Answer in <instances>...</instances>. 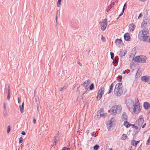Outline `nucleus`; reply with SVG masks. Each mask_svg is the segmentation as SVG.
Instances as JSON below:
<instances>
[{
    "label": "nucleus",
    "instance_id": "7",
    "mask_svg": "<svg viewBox=\"0 0 150 150\" xmlns=\"http://www.w3.org/2000/svg\"><path fill=\"white\" fill-rule=\"evenodd\" d=\"M141 79L143 81L150 84V76L148 75L142 76L141 77Z\"/></svg>",
    "mask_w": 150,
    "mask_h": 150
},
{
    "label": "nucleus",
    "instance_id": "45",
    "mask_svg": "<svg viewBox=\"0 0 150 150\" xmlns=\"http://www.w3.org/2000/svg\"><path fill=\"white\" fill-rule=\"evenodd\" d=\"M23 138L22 137H20L19 139V143H21L23 142Z\"/></svg>",
    "mask_w": 150,
    "mask_h": 150
},
{
    "label": "nucleus",
    "instance_id": "34",
    "mask_svg": "<svg viewBox=\"0 0 150 150\" xmlns=\"http://www.w3.org/2000/svg\"><path fill=\"white\" fill-rule=\"evenodd\" d=\"M127 137V136L126 134H123L122 136V138L123 140L125 139Z\"/></svg>",
    "mask_w": 150,
    "mask_h": 150
},
{
    "label": "nucleus",
    "instance_id": "61",
    "mask_svg": "<svg viewBox=\"0 0 150 150\" xmlns=\"http://www.w3.org/2000/svg\"><path fill=\"white\" fill-rule=\"evenodd\" d=\"M64 88V87H61V88H60V91H62V90H63V89Z\"/></svg>",
    "mask_w": 150,
    "mask_h": 150
},
{
    "label": "nucleus",
    "instance_id": "35",
    "mask_svg": "<svg viewBox=\"0 0 150 150\" xmlns=\"http://www.w3.org/2000/svg\"><path fill=\"white\" fill-rule=\"evenodd\" d=\"M11 131V127L10 125H8L7 126V133H9Z\"/></svg>",
    "mask_w": 150,
    "mask_h": 150
},
{
    "label": "nucleus",
    "instance_id": "53",
    "mask_svg": "<svg viewBox=\"0 0 150 150\" xmlns=\"http://www.w3.org/2000/svg\"><path fill=\"white\" fill-rule=\"evenodd\" d=\"M21 134L23 135H25L26 134V133L24 131H23L21 132Z\"/></svg>",
    "mask_w": 150,
    "mask_h": 150
},
{
    "label": "nucleus",
    "instance_id": "58",
    "mask_svg": "<svg viewBox=\"0 0 150 150\" xmlns=\"http://www.w3.org/2000/svg\"><path fill=\"white\" fill-rule=\"evenodd\" d=\"M77 63L80 66H81L82 64H81L80 63V62H79V61H78L77 62Z\"/></svg>",
    "mask_w": 150,
    "mask_h": 150
},
{
    "label": "nucleus",
    "instance_id": "56",
    "mask_svg": "<svg viewBox=\"0 0 150 150\" xmlns=\"http://www.w3.org/2000/svg\"><path fill=\"white\" fill-rule=\"evenodd\" d=\"M146 42H150V38L147 40V39L146 40Z\"/></svg>",
    "mask_w": 150,
    "mask_h": 150
},
{
    "label": "nucleus",
    "instance_id": "50",
    "mask_svg": "<svg viewBox=\"0 0 150 150\" xmlns=\"http://www.w3.org/2000/svg\"><path fill=\"white\" fill-rule=\"evenodd\" d=\"M142 16V13H140L139 14V15L138 17V19L139 18H140Z\"/></svg>",
    "mask_w": 150,
    "mask_h": 150
},
{
    "label": "nucleus",
    "instance_id": "3",
    "mask_svg": "<svg viewBox=\"0 0 150 150\" xmlns=\"http://www.w3.org/2000/svg\"><path fill=\"white\" fill-rule=\"evenodd\" d=\"M122 110V108L120 105H115L108 110V112H110L111 114L116 115L117 113L119 114Z\"/></svg>",
    "mask_w": 150,
    "mask_h": 150
},
{
    "label": "nucleus",
    "instance_id": "20",
    "mask_svg": "<svg viewBox=\"0 0 150 150\" xmlns=\"http://www.w3.org/2000/svg\"><path fill=\"white\" fill-rule=\"evenodd\" d=\"M124 125L127 128H128L131 126V124L128 121H126L124 122Z\"/></svg>",
    "mask_w": 150,
    "mask_h": 150
},
{
    "label": "nucleus",
    "instance_id": "64",
    "mask_svg": "<svg viewBox=\"0 0 150 150\" xmlns=\"http://www.w3.org/2000/svg\"><path fill=\"white\" fill-rule=\"evenodd\" d=\"M132 146H131L130 147H129L128 148V150H132Z\"/></svg>",
    "mask_w": 150,
    "mask_h": 150
},
{
    "label": "nucleus",
    "instance_id": "21",
    "mask_svg": "<svg viewBox=\"0 0 150 150\" xmlns=\"http://www.w3.org/2000/svg\"><path fill=\"white\" fill-rule=\"evenodd\" d=\"M140 56H137L133 58V60L137 62L140 63Z\"/></svg>",
    "mask_w": 150,
    "mask_h": 150
},
{
    "label": "nucleus",
    "instance_id": "6",
    "mask_svg": "<svg viewBox=\"0 0 150 150\" xmlns=\"http://www.w3.org/2000/svg\"><path fill=\"white\" fill-rule=\"evenodd\" d=\"M107 20L106 18H105L102 21L100 24V26L101 28V30L103 31H104L105 30L107 25Z\"/></svg>",
    "mask_w": 150,
    "mask_h": 150
},
{
    "label": "nucleus",
    "instance_id": "57",
    "mask_svg": "<svg viewBox=\"0 0 150 150\" xmlns=\"http://www.w3.org/2000/svg\"><path fill=\"white\" fill-rule=\"evenodd\" d=\"M146 123H145V124H144L142 126V127L143 128H144V127H145V126H146Z\"/></svg>",
    "mask_w": 150,
    "mask_h": 150
},
{
    "label": "nucleus",
    "instance_id": "9",
    "mask_svg": "<svg viewBox=\"0 0 150 150\" xmlns=\"http://www.w3.org/2000/svg\"><path fill=\"white\" fill-rule=\"evenodd\" d=\"M150 23L149 20L148 19L144 18V19L143 22L141 24V27L142 28H145L147 24H149Z\"/></svg>",
    "mask_w": 150,
    "mask_h": 150
},
{
    "label": "nucleus",
    "instance_id": "36",
    "mask_svg": "<svg viewBox=\"0 0 150 150\" xmlns=\"http://www.w3.org/2000/svg\"><path fill=\"white\" fill-rule=\"evenodd\" d=\"M85 91H83V93L82 94V95L81 96V98L82 99H83V96L86 93V92L87 91V90H84Z\"/></svg>",
    "mask_w": 150,
    "mask_h": 150
},
{
    "label": "nucleus",
    "instance_id": "15",
    "mask_svg": "<svg viewBox=\"0 0 150 150\" xmlns=\"http://www.w3.org/2000/svg\"><path fill=\"white\" fill-rule=\"evenodd\" d=\"M143 106L145 109L147 110L150 108V104L147 102H144V103Z\"/></svg>",
    "mask_w": 150,
    "mask_h": 150
},
{
    "label": "nucleus",
    "instance_id": "30",
    "mask_svg": "<svg viewBox=\"0 0 150 150\" xmlns=\"http://www.w3.org/2000/svg\"><path fill=\"white\" fill-rule=\"evenodd\" d=\"M99 146L98 144H96L93 146V149L95 150H97L99 149Z\"/></svg>",
    "mask_w": 150,
    "mask_h": 150
},
{
    "label": "nucleus",
    "instance_id": "13",
    "mask_svg": "<svg viewBox=\"0 0 150 150\" xmlns=\"http://www.w3.org/2000/svg\"><path fill=\"white\" fill-rule=\"evenodd\" d=\"M72 26L75 28H78V21L75 20H73L71 22Z\"/></svg>",
    "mask_w": 150,
    "mask_h": 150
},
{
    "label": "nucleus",
    "instance_id": "60",
    "mask_svg": "<svg viewBox=\"0 0 150 150\" xmlns=\"http://www.w3.org/2000/svg\"><path fill=\"white\" fill-rule=\"evenodd\" d=\"M126 6V3H125V4H124V5L123 6V8L122 9H123L124 8V10H125V6Z\"/></svg>",
    "mask_w": 150,
    "mask_h": 150
},
{
    "label": "nucleus",
    "instance_id": "55",
    "mask_svg": "<svg viewBox=\"0 0 150 150\" xmlns=\"http://www.w3.org/2000/svg\"><path fill=\"white\" fill-rule=\"evenodd\" d=\"M95 134L94 133V132H93L91 134V135L92 136H94L95 137H96V135H95Z\"/></svg>",
    "mask_w": 150,
    "mask_h": 150
},
{
    "label": "nucleus",
    "instance_id": "49",
    "mask_svg": "<svg viewBox=\"0 0 150 150\" xmlns=\"http://www.w3.org/2000/svg\"><path fill=\"white\" fill-rule=\"evenodd\" d=\"M129 73V72H128L126 70H125L122 72V74H128Z\"/></svg>",
    "mask_w": 150,
    "mask_h": 150
},
{
    "label": "nucleus",
    "instance_id": "39",
    "mask_svg": "<svg viewBox=\"0 0 150 150\" xmlns=\"http://www.w3.org/2000/svg\"><path fill=\"white\" fill-rule=\"evenodd\" d=\"M111 7H110V6H108L106 9V11L107 12H109V11H110V9L111 8Z\"/></svg>",
    "mask_w": 150,
    "mask_h": 150
},
{
    "label": "nucleus",
    "instance_id": "25",
    "mask_svg": "<svg viewBox=\"0 0 150 150\" xmlns=\"http://www.w3.org/2000/svg\"><path fill=\"white\" fill-rule=\"evenodd\" d=\"M140 128V127L139 128L138 127H137V129H135V130H134V133L133 134L134 136L136 135L139 132Z\"/></svg>",
    "mask_w": 150,
    "mask_h": 150
},
{
    "label": "nucleus",
    "instance_id": "12",
    "mask_svg": "<svg viewBox=\"0 0 150 150\" xmlns=\"http://www.w3.org/2000/svg\"><path fill=\"white\" fill-rule=\"evenodd\" d=\"M124 39L125 41H129L130 40V35L129 33H126L124 36Z\"/></svg>",
    "mask_w": 150,
    "mask_h": 150
},
{
    "label": "nucleus",
    "instance_id": "29",
    "mask_svg": "<svg viewBox=\"0 0 150 150\" xmlns=\"http://www.w3.org/2000/svg\"><path fill=\"white\" fill-rule=\"evenodd\" d=\"M10 97V89H9L8 90V95H7V99L8 100H9Z\"/></svg>",
    "mask_w": 150,
    "mask_h": 150
},
{
    "label": "nucleus",
    "instance_id": "2",
    "mask_svg": "<svg viewBox=\"0 0 150 150\" xmlns=\"http://www.w3.org/2000/svg\"><path fill=\"white\" fill-rule=\"evenodd\" d=\"M149 37V30L146 27L144 28L142 31L139 32L138 38L140 40L146 42Z\"/></svg>",
    "mask_w": 150,
    "mask_h": 150
},
{
    "label": "nucleus",
    "instance_id": "42",
    "mask_svg": "<svg viewBox=\"0 0 150 150\" xmlns=\"http://www.w3.org/2000/svg\"><path fill=\"white\" fill-rule=\"evenodd\" d=\"M78 84H77L76 85V86H78ZM79 87H80L79 86H77V88L76 91V92H79V93H80V90H79Z\"/></svg>",
    "mask_w": 150,
    "mask_h": 150
},
{
    "label": "nucleus",
    "instance_id": "51",
    "mask_svg": "<svg viewBox=\"0 0 150 150\" xmlns=\"http://www.w3.org/2000/svg\"><path fill=\"white\" fill-rule=\"evenodd\" d=\"M4 110H6V105H5V103H4Z\"/></svg>",
    "mask_w": 150,
    "mask_h": 150
},
{
    "label": "nucleus",
    "instance_id": "41",
    "mask_svg": "<svg viewBox=\"0 0 150 150\" xmlns=\"http://www.w3.org/2000/svg\"><path fill=\"white\" fill-rule=\"evenodd\" d=\"M147 144L148 145H150V136L149 137L147 141Z\"/></svg>",
    "mask_w": 150,
    "mask_h": 150
},
{
    "label": "nucleus",
    "instance_id": "33",
    "mask_svg": "<svg viewBox=\"0 0 150 150\" xmlns=\"http://www.w3.org/2000/svg\"><path fill=\"white\" fill-rule=\"evenodd\" d=\"M110 55L111 59H113L114 57V53L112 52H110Z\"/></svg>",
    "mask_w": 150,
    "mask_h": 150
},
{
    "label": "nucleus",
    "instance_id": "38",
    "mask_svg": "<svg viewBox=\"0 0 150 150\" xmlns=\"http://www.w3.org/2000/svg\"><path fill=\"white\" fill-rule=\"evenodd\" d=\"M131 126L133 128H135V129H137V126H135L134 124H131Z\"/></svg>",
    "mask_w": 150,
    "mask_h": 150
},
{
    "label": "nucleus",
    "instance_id": "46",
    "mask_svg": "<svg viewBox=\"0 0 150 150\" xmlns=\"http://www.w3.org/2000/svg\"><path fill=\"white\" fill-rule=\"evenodd\" d=\"M69 149L67 148L66 147H64L62 149V150H68Z\"/></svg>",
    "mask_w": 150,
    "mask_h": 150
},
{
    "label": "nucleus",
    "instance_id": "4",
    "mask_svg": "<svg viewBox=\"0 0 150 150\" xmlns=\"http://www.w3.org/2000/svg\"><path fill=\"white\" fill-rule=\"evenodd\" d=\"M122 83H119L115 86L114 90V94L117 96H120L123 93Z\"/></svg>",
    "mask_w": 150,
    "mask_h": 150
},
{
    "label": "nucleus",
    "instance_id": "48",
    "mask_svg": "<svg viewBox=\"0 0 150 150\" xmlns=\"http://www.w3.org/2000/svg\"><path fill=\"white\" fill-rule=\"evenodd\" d=\"M115 2H112L111 4L109 5L110 6H111V7H112L115 4Z\"/></svg>",
    "mask_w": 150,
    "mask_h": 150
},
{
    "label": "nucleus",
    "instance_id": "54",
    "mask_svg": "<svg viewBox=\"0 0 150 150\" xmlns=\"http://www.w3.org/2000/svg\"><path fill=\"white\" fill-rule=\"evenodd\" d=\"M7 114L6 110H4L3 114L4 115H6Z\"/></svg>",
    "mask_w": 150,
    "mask_h": 150
},
{
    "label": "nucleus",
    "instance_id": "43",
    "mask_svg": "<svg viewBox=\"0 0 150 150\" xmlns=\"http://www.w3.org/2000/svg\"><path fill=\"white\" fill-rule=\"evenodd\" d=\"M101 40L103 42H105L106 41V39L105 37H103V35H102V37L101 38Z\"/></svg>",
    "mask_w": 150,
    "mask_h": 150
},
{
    "label": "nucleus",
    "instance_id": "63",
    "mask_svg": "<svg viewBox=\"0 0 150 150\" xmlns=\"http://www.w3.org/2000/svg\"><path fill=\"white\" fill-rule=\"evenodd\" d=\"M18 103H20V100H19V97L18 98Z\"/></svg>",
    "mask_w": 150,
    "mask_h": 150
},
{
    "label": "nucleus",
    "instance_id": "52",
    "mask_svg": "<svg viewBox=\"0 0 150 150\" xmlns=\"http://www.w3.org/2000/svg\"><path fill=\"white\" fill-rule=\"evenodd\" d=\"M33 122L34 124H35L36 123V120L35 118H33Z\"/></svg>",
    "mask_w": 150,
    "mask_h": 150
},
{
    "label": "nucleus",
    "instance_id": "24",
    "mask_svg": "<svg viewBox=\"0 0 150 150\" xmlns=\"http://www.w3.org/2000/svg\"><path fill=\"white\" fill-rule=\"evenodd\" d=\"M122 42V40L120 39H116L115 41V43L116 45H118Z\"/></svg>",
    "mask_w": 150,
    "mask_h": 150
},
{
    "label": "nucleus",
    "instance_id": "31",
    "mask_svg": "<svg viewBox=\"0 0 150 150\" xmlns=\"http://www.w3.org/2000/svg\"><path fill=\"white\" fill-rule=\"evenodd\" d=\"M122 77L121 75H119L118 76V81L119 82H122Z\"/></svg>",
    "mask_w": 150,
    "mask_h": 150
},
{
    "label": "nucleus",
    "instance_id": "37",
    "mask_svg": "<svg viewBox=\"0 0 150 150\" xmlns=\"http://www.w3.org/2000/svg\"><path fill=\"white\" fill-rule=\"evenodd\" d=\"M137 101L136 100V102L137 103V105H138V109H140V106L139 105H138V103H139V100H138V99L137 98Z\"/></svg>",
    "mask_w": 150,
    "mask_h": 150
},
{
    "label": "nucleus",
    "instance_id": "62",
    "mask_svg": "<svg viewBox=\"0 0 150 150\" xmlns=\"http://www.w3.org/2000/svg\"><path fill=\"white\" fill-rule=\"evenodd\" d=\"M90 132V130H87L86 132V133L87 134H88Z\"/></svg>",
    "mask_w": 150,
    "mask_h": 150
},
{
    "label": "nucleus",
    "instance_id": "27",
    "mask_svg": "<svg viewBox=\"0 0 150 150\" xmlns=\"http://www.w3.org/2000/svg\"><path fill=\"white\" fill-rule=\"evenodd\" d=\"M103 108H101L98 112V115H97V116L98 117L99 116L98 115L99 114H100V115L103 113Z\"/></svg>",
    "mask_w": 150,
    "mask_h": 150
},
{
    "label": "nucleus",
    "instance_id": "19",
    "mask_svg": "<svg viewBox=\"0 0 150 150\" xmlns=\"http://www.w3.org/2000/svg\"><path fill=\"white\" fill-rule=\"evenodd\" d=\"M112 60H113L112 62L113 64L115 63L117 64L119 61V58L118 56H115V58H113V59Z\"/></svg>",
    "mask_w": 150,
    "mask_h": 150
},
{
    "label": "nucleus",
    "instance_id": "10",
    "mask_svg": "<svg viewBox=\"0 0 150 150\" xmlns=\"http://www.w3.org/2000/svg\"><path fill=\"white\" fill-rule=\"evenodd\" d=\"M144 119L142 117V116H140L139 119L136 121V122L137 124H138L139 126L141 127L142 125L144 123Z\"/></svg>",
    "mask_w": 150,
    "mask_h": 150
},
{
    "label": "nucleus",
    "instance_id": "28",
    "mask_svg": "<svg viewBox=\"0 0 150 150\" xmlns=\"http://www.w3.org/2000/svg\"><path fill=\"white\" fill-rule=\"evenodd\" d=\"M94 84L93 83H92L89 86V88L90 90H92L94 88Z\"/></svg>",
    "mask_w": 150,
    "mask_h": 150
},
{
    "label": "nucleus",
    "instance_id": "59",
    "mask_svg": "<svg viewBox=\"0 0 150 150\" xmlns=\"http://www.w3.org/2000/svg\"><path fill=\"white\" fill-rule=\"evenodd\" d=\"M56 143H57V141L55 140L54 141V142L53 143V145H55L56 144Z\"/></svg>",
    "mask_w": 150,
    "mask_h": 150
},
{
    "label": "nucleus",
    "instance_id": "17",
    "mask_svg": "<svg viewBox=\"0 0 150 150\" xmlns=\"http://www.w3.org/2000/svg\"><path fill=\"white\" fill-rule=\"evenodd\" d=\"M136 27L133 23L131 24L129 26V28L130 31H133L134 30L135 27Z\"/></svg>",
    "mask_w": 150,
    "mask_h": 150
},
{
    "label": "nucleus",
    "instance_id": "16",
    "mask_svg": "<svg viewBox=\"0 0 150 150\" xmlns=\"http://www.w3.org/2000/svg\"><path fill=\"white\" fill-rule=\"evenodd\" d=\"M139 142L140 141H136L135 140H133L131 142V144L132 146L136 147Z\"/></svg>",
    "mask_w": 150,
    "mask_h": 150
},
{
    "label": "nucleus",
    "instance_id": "8",
    "mask_svg": "<svg viewBox=\"0 0 150 150\" xmlns=\"http://www.w3.org/2000/svg\"><path fill=\"white\" fill-rule=\"evenodd\" d=\"M91 81L89 79H88L86 81L83 83L81 84V86L83 87H84V89L83 90H88V86L90 83Z\"/></svg>",
    "mask_w": 150,
    "mask_h": 150
},
{
    "label": "nucleus",
    "instance_id": "26",
    "mask_svg": "<svg viewBox=\"0 0 150 150\" xmlns=\"http://www.w3.org/2000/svg\"><path fill=\"white\" fill-rule=\"evenodd\" d=\"M113 87V83H112L110 86L109 91L108 93V94H110L112 91Z\"/></svg>",
    "mask_w": 150,
    "mask_h": 150
},
{
    "label": "nucleus",
    "instance_id": "23",
    "mask_svg": "<svg viewBox=\"0 0 150 150\" xmlns=\"http://www.w3.org/2000/svg\"><path fill=\"white\" fill-rule=\"evenodd\" d=\"M24 105V102H23V103H22V105H20L19 106L21 113H22L23 111Z\"/></svg>",
    "mask_w": 150,
    "mask_h": 150
},
{
    "label": "nucleus",
    "instance_id": "5",
    "mask_svg": "<svg viewBox=\"0 0 150 150\" xmlns=\"http://www.w3.org/2000/svg\"><path fill=\"white\" fill-rule=\"evenodd\" d=\"M103 87H101L98 91L97 95L96 97L97 99L98 100H100L102 97L103 95L104 94V91L103 89H102Z\"/></svg>",
    "mask_w": 150,
    "mask_h": 150
},
{
    "label": "nucleus",
    "instance_id": "47",
    "mask_svg": "<svg viewBox=\"0 0 150 150\" xmlns=\"http://www.w3.org/2000/svg\"><path fill=\"white\" fill-rule=\"evenodd\" d=\"M115 120V118L114 117H112L111 118L110 120L109 121H110L112 122H113L114 120Z\"/></svg>",
    "mask_w": 150,
    "mask_h": 150
},
{
    "label": "nucleus",
    "instance_id": "14",
    "mask_svg": "<svg viewBox=\"0 0 150 150\" xmlns=\"http://www.w3.org/2000/svg\"><path fill=\"white\" fill-rule=\"evenodd\" d=\"M127 52V51L125 50L124 51L122 50L121 51L119 52H117L118 54L120 55L121 57L124 56L126 54Z\"/></svg>",
    "mask_w": 150,
    "mask_h": 150
},
{
    "label": "nucleus",
    "instance_id": "22",
    "mask_svg": "<svg viewBox=\"0 0 150 150\" xmlns=\"http://www.w3.org/2000/svg\"><path fill=\"white\" fill-rule=\"evenodd\" d=\"M107 127L108 129H110L112 125V122L108 121L106 124Z\"/></svg>",
    "mask_w": 150,
    "mask_h": 150
},
{
    "label": "nucleus",
    "instance_id": "32",
    "mask_svg": "<svg viewBox=\"0 0 150 150\" xmlns=\"http://www.w3.org/2000/svg\"><path fill=\"white\" fill-rule=\"evenodd\" d=\"M62 1V0H58L57 4V6L58 7H59L61 4V2Z\"/></svg>",
    "mask_w": 150,
    "mask_h": 150
},
{
    "label": "nucleus",
    "instance_id": "44",
    "mask_svg": "<svg viewBox=\"0 0 150 150\" xmlns=\"http://www.w3.org/2000/svg\"><path fill=\"white\" fill-rule=\"evenodd\" d=\"M106 115L105 113H102V114L100 115V117H105L106 116Z\"/></svg>",
    "mask_w": 150,
    "mask_h": 150
},
{
    "label": "nucleus",
    "instance_id": "40",
    "mask_svg": "<svg viewBox=\"0 0 150 150\" xmlns=\"http://www.w3.org/2000/svg\"><path fill=\"white\" fill-rule=\"evenodd\" d=\"M124 11H125L124 8L123 9H122V12H121L120 13L119 15V17H120L121 16H122L123 15V14L124 13Z\"/></svg>",
    "mask_w": 150,
    "mask_h": 150
},
{
    "label": "nucleus",
    "instance_id": "18",
    "mask_svg": "<svg viewBox=\"0 0 150 150\" xmlns=\"http://www.w3.org/2000/svg\"><path fill=\"white\" fill-rule=\"evenodd\" d=\"M122 117V119L124 120L127 121V116L125 112H123Z\"/></svg>",
    "mask_w": 150,
    "mask_h": 150
},
{
    "label": "nucleus",
    "instance_id": "11",
    "mask_svg": "<svg viewBox=\"0 0 150 150\" xmlns=\"http://www.w3.org/2000/svg\"><path fill=\"white\" fill-rule=\"evenodd\" d=\"M147 58L146 56L144 55L140 56V63H144L146 62Z\"/></svg>",
    "mask_w": 150,
    "mask_h": 150
},
{
    "label": "nucleus",
    "instance_id": "1",
    "mask_svg": "<svg viewBox=\"0 0 150 150\" xmlns=\"http://www.w3.org/2000/svg\"><path fill=\"white\" fill-rule=\"evenodd\" d=\"M126 103L128 109L132 113L137 114L140 112V109H137L138 105H137L136 103L135 105L134 101L132 99H127L126 100Z\"/></svg>",
    "mask_w": 150,
    "mask_h": 150
}]
</instances>
